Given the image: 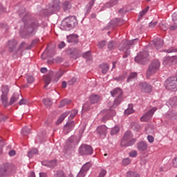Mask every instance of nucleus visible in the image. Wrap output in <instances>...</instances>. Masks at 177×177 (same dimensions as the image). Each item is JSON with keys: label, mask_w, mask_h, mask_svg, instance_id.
<instances>
[{"label": "nucleus", "mask_w": 177, "mask_h": 177, "mask_svg": "<svg viewBox=\"0 0 177 177\" xmlns=\"http://www.w3.org/2000/svg\"><path fill=\"white\" fill-rule=\"evenodd\" d=\"M17 15L21 17V21L24 26H21L19 29V35L21 38H28L35 35L38 28L41 27L39 19L32 17L30 12H28L26 8H21L17 11Z\"/></svg>", "instance_id": "nucleus-1"}, {"label": "nucleus", "mask_w": 177, "mask_h": 177, "mask_svg": "<svg viewBox=\"0 0 177 177\" xmlns=\"http://www.w3.org/2000/svg\"><path fill=\"white\" fill-rule=\"evenodd\" d=\"M8 94H9V86H8V85H3L1 86V95L0 97H1L2 104H3L4 107L12 106V104H14V103H16V102L19 100V97H20L19 94L14 93L10 97V102L8 104Z\"/></svg>", "instance_id": "nucleus-2"}, {"label": "nucleus", "mask_w": 177, "mask_h": 177, "mask_svg": "<svg viewBox=\"0 0 177 177\" xmlns=\"http://www.w3.org/2000/svg\"><path fill=\"white\" fill-rule=\"evenodd\" d=\"M16 171V166L12 163L5 162L0 165V177H9Z\"/></svg>", "instance_id": "nucleus-3"}, {"label": "nucleus", "mask_w": 177, "mask_h": 177, "mask_svg": "<svg viewBox=\"0 0 177 177\" xmlns=\"http://www.w3.org/2000/svg\"><path fill=\"white\" fill-rule=\"evenodd\" d=\"M78 26V21L75 16L68 17L65 18L61 24V29L64 30V31H70L73 28H75Z\"/></svg>", "instance_id": "nucleus-4"}, {"label": "nucleus", "mask_w": 177, "mask_h": 177, "mask_svg": "<svg viewBox=\"0 0 177 177\" xmlns=\"http://www.w3.org/2000/svg\"><path fill=\"white\" fill-rule=\"evenodd\" d=\"M66 73V71H63L62 69H59L57 72H53V71H50L49 74L48 75L44 76V82L45 86L44 88H48V85L50 84L52 81V76L55 75V81L57 82L62 77H63V75Z\"/></svg>", "instance_id": "nucleus-5"}, {"label": "nucleus", "mask_w": 177, "mask_h": 177, "mask_svg": "<svg viewBox=\"0 0 177 177\" xmlns=\"http://www.w3.org/2000/svg\"><path fill=\"white\" fill-rule=\"evenodd\" d=\"M133 134L131 131H127L124 133L120 142L121 147H129L133 146L136 143V138H133Z\"/></svg>", "instance_id": "nucleus-6"}, {"label": "nucleus", "mask_w": 177, "mask_h": 177, "mask_svg": "<svg viewBox=\"0 0 177 177\" xmlns=\"http://www.w3.org/2000/svg\"><path fill=\"white\" fill-rule=\"evenodd\" d=\"M136 41H138V39H133L131 40H122L118 46L119 50L122 52H125V50H129L133 45H136Z\"/></svg>", "instance_id": "nucleus-7"}, {"label": "nucleus", "mask_w": 177, "mask_h": 177, "mask_svg": "<svg viewBox=\"0 0 177 177\" xmlns=\"http://www.w3.org/2000/svg\"><path fill=\"white\" fill-rule=\"evenodd\" d=\"M134 62L138 64H147L149 63V51L143 50L138 53L134 58Z\"/></svg>", "instance_id": "nucleus-8"}, {"label": "nucleus", "mask_w": 177, "mask_h": 177, "mask_svg": "<svg viewBox=\"0 0 177 177\" xmlns=\"http://www.w3.org/2000/svg\"><path fill=\"white\" fill-rule=\"evenodd\" d=\"M60 10V1L53 0V4L48 9L43 10L41 13L44 16H48L50 13H55V12H59Z\"/></svg>", "instance_id": "nucleus-9"}, {"label": "nucleus", "mask_w": 177, "mask_h": 177, "mask_svg": "<svg viewBox=\"0 0 177 177\" xmlns=\"http://www.w3.org/2000/svg\"><path fill=\"white\" fill-rule=\"evenodd\" d=\"M80 156H92L93 154V148L92 146L82 144L78 149Z\"/></svg>", "instance_id": "nucleus-10"}, {"label": "nucleus", "mask_w": 177, "mask_h": 177, "mask_svg": "<svg viewBox=\"0 0 177 177\" xmlns=\"http://www.w3.org/2000/svg\"><path fill=\"white\" fill-rule=\"evenodd\" d=\"M160 68V61L154 60L149 66L148 70L147 71V78H150L153 74L157 72V70Z\"/></svg>", "instance_id": "nucleus-11"}, {"label": "nucleus", "mask_w": 177, "mask_h": 177, "mask_svg": "<svg viewBox=\"0 0 177 177\" xmlns=\"http://www.w3.org/2000/svg\"><path fill=\"white\" fill-rule=\"evenodd\" d=\"M176 76L169 77L165 82V86L167 91H174L175 89H176Z\"/></svg>", "instance_id": "nucleus-12"}, {"label": "nucleus", "mask_w": 177, "mask_h": 177, "mask_svg": "<svg viewBox=\"0 0 177 177\" xmlns=\"http://www.w3.org/2000/svg\"><path fill=\"white\" fill-rule=\"evenodd\" d=\"M114 106H111L109 109H105L102 111L104 117L101 119L102 122H106L107 120H110L111 118L115 115L116 112L114 111Z\"/></svg>", "instance_id": "nucleus-13"}, {"label": "nucleus", "mask_w": 177, "mask_h": 177, "mask_svg": "<svg viewBox=\"0 0 177 177\" xmlns=\"http://www.w3.org/2000/svg\"><path fill=\"white\" fill-rule=\"evenodd\" d=\"M66 52L68 56L75 60H77V59L81 57V55H82V51L76 48H71L68 49Z\"/></svg>", "instance_id": "nucleus-14"}, {"label": "nucleus", "mask_w": 177, "mask_h": 177, "mask_svg": "<svg viewBox=\"0 0 177 177\" xmlns=\"http://www.w3.org/2000/svg\"><path fill=\"white\" fill-rule=\"evenodd\" d=\"M156 111H157V108L156 107L152 108L151 109L148 111L147 113H145L143 116L141 117L140 121H142V122H147V121H149V120H150V118L153 117Z\"/></svg>", "instance_id": "nucleus-15"}, {"label": "nucleus", "mask_w": 177, "mask_h": 177, "mask_svg": "<svg viewBox=\"0 0 177 177\" xmlns=\"http://www.w3.org/2000/svg\"><path fill=\"white\" fill-rule=\"evenodd\" d=\"M107 127H106V125H100L98 126L96 129L97 131V133L99 134V136H100V138H106V135H107Z\"/></svg>", "instance_id": "nucleus-16"}, {"label": "nucleus", "mask_w": 177, "mask_h": 177, "mask_svg": "<svg viewBox=\"0 0 177 177\" xmlns=\"http://www.w3.org/2000/svg\"><path fill=\"white\" fill-rule=\"evenodd\" d=\"M122 24V19L121 18H115L107 24V27L109 28H115L118 26H121Z\"/></svg>", "instance_id": "nucleus-17"}, {"label": "nucleus", "mask_w": 177, "mask_h": 177, "mask_svg": "<svg viewBox=\"0 0 177 177\" xmlns=\"http://www.w3.org/2000/svg\"><path fill=\"white\" fill-rule=\"evenodd\" d=\"M7 46L8 48V51L10 53H13V52H15V50L17 46V41L14 39L8 40V41L7 43Z\"/></svg>", "instance_id": "nucleus-18"}, {"label": "nucleus", "mask_w": 177, "mask_h": 177, "mask_svg": "<svg viewBox=\"0 0 177 177\" xmlns=\"http://www.w3.org/2000/svg\"><path fill=\"white\" fill-rule=\"evenodd\" d=\"M74 127H75V123L74 121L66 122V124L64 126V133H65V135L70 133V132H71V131H73L74 129Z\"/></svg>", "instance_id": "nucleus-19"}, {"label": "nucleus", "mask_w": 177, "mask_h": 177, "mask_svg": "<svg viewBox=\"0 0 177 177\" xmlns=\"http://www.w3.org/2000/svg\"><path fill=\"white\" fill-rule=\"evenodd\" d=\"M41 165H44V167H47V168H51L53 169L57 165V160L54 159L51 160H44L41 162Z\"/></svg>", "instance_id": "nucleus-20"}, {"label": "nucleus", "mask_w": 177, "mask_h": 177, "mask_svg": "<svg viewBox=\"0 0 177 177\" xmlns=\"http://www.w3.org/2000/svg\"><path fill=\"white\" fill-rule=\"evenodd\" d=\"M139 86L140 88V90L142 92H145V93H150V92H151V89H152L151 85H150L147 82L140 83Z\"/></svg>", "instance_id": "nucleus-21"}, {"label": "nucleus", "mask_w": 177, "mask_h": 177, "mask_svg": "<svg viewBox=\"0 0 177 177\" xmlns=\"http://www.w3.org/2000/svg\"><path fill=\"white\" fill-rule=\"evenodd\" d=\"M81 138H78L77 136H71L67 141V145L69 146H75L80 143Z\"/></svg>", "instance_id": "nucleus-22"}, {"label": "nucleus", "mask_w": 177, "mask_h": 177, "mask_svg": "<svg viewBox=\"0 0 177 177\" xmlns=\"http://www.w3.org/2000/svg\"><path fill=\"white\" fill-rule=\"evenodd\" d=\"M78 38L79 36L77 35H71L66 37L67 41L71 45H77L80 42Z\"/></svg>", "instance_id": "nucleus-23"}, {"label": "nucleus", "mask_w": 177, "mask_h": 177, "mask_svg": "<svg viewBox=\"0 0 177 177\" xmlns=\"http://www.w3.org/2000/svg\"><path fill=\"white\" fill-rule=\"evenodd\" d=\"M149 145H147V142L145 141H140L137 144V149L140 153H144V151H147Z\"/></svg>", "instance_id": "nucleus-24"}, {"label": "nucleus", "mask_w": 177, "mask_h": 177, "mask_svg": "<svg viewBox=\"0 0 177 177\" xmlns=\"http://www.w3.org/2000/svg\"><path fill=\"white\" fill-rule=\"evenodd\" d=\"M151 42L157 50L161 49V47L164 46V41L160 38L155 39Z\"/></svg>", "instance_id": "nucleus-25"}, {"label": "nucleus", "mask_w": 177, "mask_h": 177, "mask_svg": "<svg viewBox=\"0 0 177 177\" xmlns=\"http://www.w3.org/2000/svg\"><path fill=\"white\" fill-rule=\"evenodd\" d=\"M110 93L113 97H117L118 96H122L123 93H122V89L120 88H116L113 91H111Z\"/></svg>", "instance_id": "nucleus-26"}, {"label": "nucleus", "mask_w": 177, "mask_h": 177, "mask_svg": "<svg viewBox=\"0 0 177 177\" xmlns=\"http://www.w3.org/2000/svg\"><path fill=\"white\" fill-rule=\"evenodd\" d=\"M135 80H138V73L131 72L127 77V82H132V81H135Z\"/></svg>", "instance_id": "nucleus-27"}, {"label": "nucleus", "mask_w": 177, "mask_h": 177, "mask_svg": "<svg viewBox=\"0 0 177 177\" xmlns=\"http://www.w3.org/2000/svg\"><path fill=\"white\" fill-rule=\"evenodd\" d=\"M89 100L91 104H95L96 103H99L100 101V96L99 95H91L90 96Z\"/></svg>", "instance_id": "nucleus-28"}, {"label": "nucleus", "mask_w": 177, "mask_h": 177, "mask_svg": "<svg viewBox=\"0 0 177 177\" xmlns=\"http://www.w3.org/2000/svg\"><path fill=\"white\" fill-rule=\"evenodd\" d=\"M13 52V59H17V57H21V56H23V52H24V49L17 48L15 51L14 50Z\"/></svg>", "instance_id": "nucleus-29"}, {"label": "nucleus", "mask_w": 177, "mask_h": 177, "mask_svg": "<svg viewBox=\"0 0 177 177\" xmlns=\"http://www.w3.org/2000/svg\"><path fill=\"white\" fill-rule=\"evenodd\" d=\"M127 75L128 73L127 72H123L122 74L118 77H113V80L117 82H120V81H124V80L127 78Z\"/></svg>", "instance_id": "nucleus-30"}, {"label": "nucleus", "mask_w": 177, "mask_h": 177, "mask_svg": "<svg viewBox=\"0 0 177 177\" xmlns=\"http://www.w3.org/2000/svg\"><path fill=\"white\" fill-rule=\"evenodd\" d=\"M70 114V111H66L64 113H62L60 117L58 118V120L56 122L57 125H59V124L62 122L64 121V119L66 117H67Z\"/></svg>", "instance_id": "nucleus-31"}, {"label": "nucleus", "mask_w": 177, "mask_h": 177, "mask_svg": "<svg viewBox=\"0 0 177 177\" xmlns=\"http://www.w3.org/2000/svg\"><path fill=\"white\" fill-rule=\"evenodd\" d=\"M122 102V95H119L116 97L113 102V104L112 105L114 109H115L118 106H120L121 102Z\"/></svg>", "instance_id": "nucleus-32"}, {"label": "nucleus", "mask_w": 177, "mask_h": 177, "mask_svg": "<svg viewBox=\"0 0 177 177\" xmlns=\"http://www.w3.org/2000/svg\"><path fill=\"white\" fill-rule=\"evenodd\" d=\"M63 10L64 12H68L71 9V3L68 1H66L62 4Z\"/></svg>", "instance_id": "nucleus-33"}, {"label": "nucleus", "mask_w": 177, "mask_h": 177, "mask_svg": "<svg viewBox=\"0 0 177 177\" xmlns=\"http://www.w3.org/2000/svg\"><path fill=\"white\" fill-rule=\"evenodd\" d=\"M109 50H114L117 48V41L111 40L107 45Z\"/></svg>", "instance_id": "nucleus-34"}, {"label": "nucleus", "mask_w": 177, "mask_h": 177, "mask_svg": "<svg viewBox=\"0 0 177 177\" xmlns=\"http://www.w3.org/2000/svg\"><path fill=\"white\" fill-rule=\"evenodd\" d=\"M93 3H88L87 5L85 7V16H88L89 13H91V10H92V8H93Z\"/></svg>", "instance_id": "nucleus-35"}, {"label": "nucleus", "mask_w": 177, "mask_h": 177, "mask_svg": "<svg viewBox=\"0 0 177 177\" xmlns=\"http://www.w3.org/2000/svg\"><path fill=\"white\" fill-rule=\"evenodd\" d=\"M117 3H118V0H111L106 2L104 6L105 8H113V6H115Z\"/></svg>", "instance_id": "nucleus-36"}, {"label": "nucleus", "mask_w": 177, "mask_h": 177, "mask_svg": "<svg viewBox=\"0 0 177 177\" xmlns=\"http://www.w3.org/2000/svg\"><path fill=\"white\" fill-rule=\"evenodd\" d=\"M82 56L84 59H86V62L92 60V53H91V50L82 53Z\"/></svg>", "instance_id": "nucleus-37"}, {"label": "nucleus", "mask_w": 177, "mask_h": 177, "mask_svg": "<svg viewBox=\"0 0 177 177\" xmlns=\"http://www.w3.org/2000/svg\"><path fill=\"white\" fill-rule=\"evenodd\" d=\"M100 67L102 68V74H107V71H109L110 66L107 64H102L100 65Z\"/></svg>", "instance_id": "nucleus-38"}, {"label": "nucleus", "mask_w": 177, "mask_h": 177, "mask_svg": "<svg viewBox=\"0 0 177 177\" xmlns=\"http://www.w3.org/2000/svg\"><path fill=\"white\" fill-rule=\"evenodd\" d=\"M132 113H133V104H129V107L124 111V114L129 115V114H132Z\"/></svg>", "instance_id": "nucleus-39"}, {"label": "nucleus", "mask_w": 177, "mask_h": 177, "mask_svg": "<svg viewBox=\"0 0 177 177\" xmlns=\"http://www.w3.org/2000/svg\"><path fill=\"white\" fill-rule=\"evenodd\" d=\"M43 103L46 107H50L53 102H52V100L50 98H44L43 99Z\"/></svg>", "instance_id": "nucleus-40"}, {"label": "nucleus", "mask_w": 177, "mask_h": 177, "mask_svg": "<svg viewBox=\"0 0 177 177\" xmlns=\"http://www.w3.org/2000/svg\"><path fill=\"white\" fill-rule=\"evenodd\" d=\"M149 9H150L149 6H147L144 10H142L141 12H140L139 16H138V20H140L149 12Z\"/></svg>", "instance_id": "nucleus-41"}, {"label": "nucleus", "mask_w": 177, "mask_h": 177, "mask_svg": "<svg viewBox=\"0 0 177 177\" xmlns=\"http://www.w3.org/2000/svg\"><path fill=\"white\" fill-rule=\"evenodd\" d=\"M54 177H66V175L63 170H57L54 174Z\"/></svg>", "instance_id": "nucleus-42"}, {"label": "nucleus", "mask_w": 177, "mask_h": 177, "mask_svg": "<svg viewBox=\"0 0 177 177\" xmlns=\"http://www.w3.org/2000/svg\"><path fill=\"white\" fill-rule=\"evenodd\" d=\"M31 132V128L28 127H25L21 130V133L24 136H27Z\"/></svg>", "instance_id": "nucleus-43"}, {"label": "nucleus", "mask_w": 177, "mask_h": 177, "mask_svg": "<svg viewBox=\"0 0 177 177\" xmlns=\"http://www.w3.org/2000/svg\"><path fill=\"white\" fill-rule=\"evenodd\" d=\"M35 154H38V149H31L30 151H29L28 152V157L29 158H32V157L34 156V155H35Z\"/></svg>", "instance_id": "nucleus-44"}, {"label": "nucleus", "mask_w": 177, "mask_h": 177, "mask_svg": "<svg viewBox=\"0 0 177 177\" xmlns=\"http://www.w3.org/2000/svg\"><path fill=\"white\" fill-rule=\"evenodd\" d=\"M71 100L68 99H64L60 102V104L59 105V108L62 109V107H64L66 104H68L71 103Z\"/></svg>", "instance_id": "nucleus-45"}, {"label": "nucleus", "mask_w": 177, "mask_h": 177, "mask_svg": "<svg viewBox=\"0 0 177 177\" xmlns=\"http://www.w3.org/2000/svg\"><path fill=\"white\" fill-rule=\"evenodd\" d=\"M91 167H92V164L91 162H88L82 166V169L87 172L88 169H91Z\"/></svg>", "instance_id": "nucleus-46"}, {"label": "nucleus", "mask_w": 177, "mask_h": 177, "mask_svg": "<svg viewBox=\"0 0 177 177\" xmlns=\"http://www.w3.org/2000/svg\"><path fill=\"white\" fill-rule=\"evenodd\" d=\"M120 132V127L118 126H115L111 130V135L113 136L114 135H117Z\"/></svg>", "instance_id": "nucleus-47"}, {"label": "nucleus", "mask_w": 177, "mask_h": 177, "mask_svg": "<svg viewBox=\"0 0 177 177\" xmlns=\"http://www.w3.org/2000/svg\"><path fill=\"white\" fill-rule=\"evenodd\" d=\"M92 104L89 102H86L82 106V110H84V111H88L91 110V105Z\"/></svg>", "instance_id": "nucleus-48"}, {"label": "nucleus", "mask_w": 177, "mask_h": 177, "mask_svg": "<svg viewBox=\"0 0 177 177\" xmlns=\"http://www.w3.org/2000/svg\"><path fill=\"white\" fill-rule=\"evenodd\" d=\"M127 177H140V175L135 171H127Z\"/></svg>", "instance_id": "nucleus-49"}, {"label": "nucleus", "mask_w": 177, "mask_h": 177, "mask_svg": "<svg viewBox=\"0 0 177 177\" xmlns=\"http://www.w3.org/2000/svg\"><path fill=\"white\" fill-rule=\"evenodd\" d=\"M158 26L159 28H160V30H162V31H167V30H168V26H167V24L163 22H160Z\"/></svg>", "instance_id": "nucleus-50"}, {"label": "nucleus", "mask_w": 177, "mask_h": 177, "mask_svg": "<svg viewBox=\"0 0 177 177\" xmlns=\"http://www.w3.org/2000/svg\"><path fill=\"white\" fill-rule=\"evenodd\" d=\"M131 164V159L129 158H127L122 160V165L124 167H127V165H129Z\"/></svg>", "instance_id": "nucleus-51"}, {"label": "nucleus", "mask_w": 177, "mask_h": 177, "mask_svg": "<svg viewBox=\"0 0 177 177\" xmlns=\"http://www.w3.org/2000/svg\"><path fill=\"white\" fill-rule=\"evenodd\" d=\"M141 127H140V124H138V123H136V124H133L132 125V129H133V131H135L136 132H138V131H140Z\"/></svg>", "instance_id": "nucleus-52"}, {"label": "nucleus", "mask_w": 177, "mask_h": 177, "mask_svg": "<svg viewBox=\"0 0 177 177\" xmlns=\"http://www.w3.org/2000/svg\"><path fill=\"white\" fill-rule=\"evenodd\" d=\"M106 41L105 40H102V41H100V43H98L97 47H98L100 49H103L104 47L106 46Z\"/></svg>", "instance_id": "nucleus-53"}, {"label": "nucleus", "mask_w": 177, "mask_h": 177, "mask_svg": "<svg viewBox=\"0 0 177 177\" xmlns=\"http://www.w3.org/2000/svg\"><path fill=\"white\" fill-rule=\"evenodd\" d=\"M0 28L7 31V30H9V26H8V24L6 23H0Z\"/></svg>", "instance_id": "nucleus-54"}, {"label": "nucleus", "mask_w": 177, "mask_h": 177, "mask_svg": "<svg viewBox=\"0 0 177 177\" xmlns=\"http://www.w3.org/2000/svg\"><path fill=\"white\" fill-rule=\"evenodd\" d=\"M164 52L166 53H173L174 52H177V48H174L173 47H171L169 49L164 50Z\"/></svg>", "instance_id": "nucleus-55"}, {"label": "nucleus", "mask_w": 177, "mask_h": 177, "mask_svg": "<svg viewBox=\"0 0 177 177\" xmlns=\"http://www.w3.org/2000/svg\"><path fill=\"white\" fill-rule=\"evenodd\" d=\"M86 175V171H84L83 169H81L76 177H85Z\"/></svg>", "instance_id": "nucleus-56"}, {"label": "nucleus", "mask_w": 177, "mask_h": 177, "mask_svg": "<svg viewBox=\"0 0 177 177\" xmlns=\"http://www.w3.org/2000/svg\"><path fill=\"white\" fill-rule=\"evenodd\" d=\"M172 58H171V57H166L163 58V63L164 64H168L169 63H170V62H171Z\"/></svg>", "instance_id": "nucleus-57"}, {"label": "nucleus", "mask_w": 177, "mask_h": 177, "mask_svg": "<svg viewBox=\"0 0 177 177\" xmlns=\"http://www.w3.org/2000/svg\"><path fill=\"white\" fill-rule=\"evenodd\" d=\"M26 80L28 84H32L35 81V79L32 76H28Z\"/></svg>", "instance_id": "nucleus-58"}, {"label": "nucleus", "mask_w": 177, "mask_h": 177, "mask_svg": "<svg viewBox=\"0 0 177 177\" xmlns=\"http://www.w3.org/2000/svg\"><path fill=\"white\" fill-rule=\"evenodd\" d=\"M77 114H78V110H77V109H73V110L71 112L70 117H71V118H74V117H75V115H77Z\"/></svg>", "instance_id": "nucleus-59"}, {"label": "nucleus", "mask_w": 177, "mask_h": 177, "mask_svg": "<svg viewBox=\"0 0 177 177\" xmlns=\"http://www.w3.org/2000/svg\"><path fill=\"white\" fill-rule=\"evenodd\" d=\"M158 23V22H157V21H151L149 24V28H154V27H156V26H157Z\"/></svg>", "instance_id": "nucleus-60"}, {"label": "nucleus", "mask_w": 177, "mask_h": 177, "mask_svg": "<svg viewBox=\"0 0 177 177\" xmlns=\"http://www.w3.org/2000/svg\"><path fill=\"white\" fill-rule=\"evenodd\" d=\"M130 55H131V50H124V55H123L122 58L127 59V57H128V56H129Z\"/></svg>", "instance_id": "nucleus-61"}, {"label": "nucleus", "mask_w": 177, "mask_h": 177, "mask_svg": "<svg viewBox=\"0 0 177 177\" xmlns=\"http://www.w3.org/2000/svg\"><path fill=\"white\" fill-rule=\"evenodd\" d=\"M77 82V78L73 77L71 80L68 82V85H74Z\"/></svg>", "instance_id": "nucleus-62"}, {"label": "nucleus", "mask_w": 177, "mask_h": 177, "mask_svg": "<svg viewBox=\"0 0 177 177\" xmlns=\"http://www.w3.org/2000/svg\"><path fill=\"white\" fill-rule=\"evenodd\" d=\"M8 120V116L0 115V122H5V120Z\"/></svg>", "instance_id": "nucleus-63"}, {"label": "nucleus", "mask_w": 177, "mask_h": 177, "mask_svg": "<svg viewBox=\"0 0 177 177\" xmlns=\"http://www.w3.org/2000/svg\"><path fill=\"white\" fill-rule=\"evenodd\" d=\"M171 17H172L173 21L177 23V12H174V13L172 15Z\"/></svg>", "instance_id": "nucleus-64"}]
</instances>
